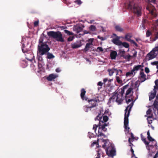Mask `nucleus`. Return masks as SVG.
<instances>
[{
	"label": "nucleus",
	"mask_w": 158,
	"mask_h": 158,
	"mask_svg": "<svg viewBox=\"0 0 158 158\" xmlns=\"http://www.w3.org/2000/svg\"><path fill=\"white\" fill-rule=\"evenodd\" d=\"M97 141H95L94 142H93L92 144H91V147H93L94 146L95 144H97Z\"/></svg>",
	"instance_id": "5fc2aeb1"
},
{
	"label": "nucleus",
	"mask_w": 158,
	"mask_h": 158,
	"mask_svg": "<svg viewBox=\"0 0 158 158\" xmlns=\"http://www.w3.org/2000/svg\"><path fill=\"white\" fill-rule=\"evenodd\" d=\"M120 38V37L117 36L116 38L112 40V42L117 45L121 46V41L119 40Z\"/></svg>",
	"instance_id": "f8f14e48"
},
{
	"label": "nucleus",
	"mask_w": 158,
	"mask_h": 158,
	"mask_svg": "<svg viewBox=\"0 0 158 158\" xmlns=\"http://www.w3.org/2000/svg\"><path fill=\"white\" fill-rule=\"evenodd\" d=\"M102 83L101 81H99L97 85L98 86H100V87H99L98 88V90H99L100 89H101L102 88Z\"/></svg>",
	"instance_id": "72a5a7b5"
},
{
	"label": "nucleus",
	"mask_w": 158,
	"mask_h": 158,
	"mask_svg": "<svg viewBox=\"0 0 158 158\" xmlns=\"http://www.w3.org/2000/svg\"><path fill=\"white\" fill-rule=\"evenodd\" d=\"M131 151L132 153L133 154V156H132L131 157L132 158L133 157V156H135V155L134 154V151L133 149H132V147H131Z\"/></svg>",
	"instance_id": "de8ad7c7"
},
{
	"label": "nucleus",
	"mask_w": 158,
	"mask_h": 158,
	"mask_svg": "<svg viewBox=\"0 0 158 158\" xmlns=\"http://www.w3.org/2000/svg\"><path fill=\"white\" fill-rule=\"evenodd\" d=\"M99 100L96 98L88 100V102L91 105L90 106V108H93L96 106L97 105V103L98 102Z\"/></svg>",
	"instance_id": "9b49d317"
},
{
	"label": "nucleus",
	"mask_w": 158,
	"mask_h": 158,
	"mask_svg": "<svg viewBox=\"0 0 158 158\" xmlns=\"http://www.w3.org/2000/svg\"><path fill=\"white\" fill-rule=\"evenodd\" d=\"M156 0H148L149 2H155Z\"/></svg>",
	"instance_id": "69168bd1"
},
{
	"label": "nucleus",
	"mask_w": 158,
	"mask_h": 158,
	"mask_svg": "<svg viewBox=\"0 0 158 158\" xmlns=\"http://www.w3.org/2000/svg\"><path fill=\"white\" fill-rule=\"evenodd\" d=\"M140 28L142 30H144L145 28V26L143 24L142 26H140Z\"/></svg>",
	"instance_id": "e2e57ef3"
},
{
	"label": "nucleus",
	"mask_w": 158,
	"mask_h": 158,
	"mask_svg": "<svg viewBox=\"0 0 158 158\" xmlns=\"http://www.w3.org/2000/svg\"><path fill=\"white\" fill-rule=\"evenodd\" d=\"M115 28L117 31L122 32L123 31V29L119 26L117 25L115 26Z\"/></svg>",
	"instance_id": "7c9ffc66"
},
{
	"label": "nucleus",
	"mask_w": 158,
	"mask_h": 158,
	"mask_svg": "<svg viewBox=\"0 0 158 158\" xmlns=\"http://www.w3.org/2000/svg\"><path fill=\"white\" fill-rule=\"evenodd\" d=\"M106 152L108 156L113 157L115 155V151L114 148L110 145L107 148Z\"/></svg>",
	"instance_id": "1a4fd4ad"
},
{
	"label": "nucleus",
	"mask_w": 158,
	"mask_h": 158,
	"mask_svg": "<svg viewBox=\"0 0 158 158\" xmlns=\"http://www.w3.org/2000/svg\"><path fill=\"white\" fill-rule=\"evenodd\" d=\"M145 71L147 73H148L149 72V69L148 67H146L145 69Z\"/></svg>",
	"instance_id": "3c124183"
},
{
	"label": "nucleus",
	"mask_w": 158,
	"mask_h": 158,
	"mask_svg": "<svg viewBox=\"0 0 158 158\" xmlns=\"http://www.w3.org/2000/svg\"><path fill=\"white\" fill-rule=\"evenodd\" d=\"M47 54V58L49 59H51L54 58L55 56L52 54L48 52Z\"/></svg>",
	"instance_id": "c85d7f7f"
},
{
	"label": "nucleus",
	"mask_w": 158,
	"mask_h": 158,
	"mask_svg": "<svg viewBox=\"0 0 158 158\" xmlns=\"http://www.w3.org/2000/svg\"><path fill=\"white\" fill-rule=\"evenodd\" d=\"M100 117L101 119H102V118L101 117ZM108 120V117L106 116H104L103 117L102 120V119H101L102 121H103V123H106L105 122H106Z\"/></svg>",
	"instance_id": "c756f323"
},
{
	"label": "nucleus",
	"mask_w": 158,
	"mask_h": 158,
	"mask_svg": "<svg viewBox=\"0 0 158 158\" xmlns=\"http://www.w3.org/2000/svg\"><path fill=\"white\" fill-rule=\"evenodd\" d=\"M98 125L95 124L94 125L93 127V129L94 130L95 132L96 131L97 128L98 127Z\"/></svg>",
	"instance_id": "a18cd8bd"
},
{
	"label": "nucleus",
	"mask_w": 158,
	"mask_h": 158,
	"mask_svg": "<svg viewBox=\"0 0 158 158\" xmlns=\"http://www.w3.org/2000/svg\"><path fill=\"white\" fill-rule=\"evenodd\" d=\"M132 37L131 34L129 33L126 35L125 37V39L127 41H130L131 40V38Z\"/></svg>",
	"instance_id": "5701e85b"
},
{
	"label": "nucleus",
	"mask_w": 158,
	"mask_h": 158,
	"mask_svg": "<svg viewBox=\"0 0 158 158\" xmlns=\"http://www.w3.org/2000/svg\"><path fill=\"white\" fill-rule=\"evenodd\" d=\"M151 64L152 65H156L158 64V61H155L151 63Z\"/></svg>",
	"instance_id": "a19ab883"
},
{
	"label": "nucleus",
	"mask_w": 158,
	"mask_h": 158,
	"mask_svg": "<svg viewBox=\"0 0 158 158\" xmlns=\"http://www.w3.org/2000/svg\"><path fill=\"white\" fill-rule=\"evenodd\" d=\"M47 35L49 37L53 38L57 41L61 42L64 41L62 35L60 31H50L47 32Z\"/></svg>",
	"instance_id": "39448f33"
},
{
	"label": "nucleus",
	"mask_w": 158,
	"mask_h": 158,
	"mask_svg": "<svg viewBox=\"0 0 158 158\" xmlns=\"http://www.w3.org/2000/svg\"><path fill=\"white\" fill-rule=\"evenodd\" d=\"M151 35V32L149 31H148L146 33V36L147 37H149Z\"/></svg>",
	"instance_id": "49530a36"
},
{
	"label": "nucleus",
	"mask_w": 158,
	"mask_h": 158,
	"mask_svg": "<svg viewBox=\"0 0 158 158\" xmlns=\"http://www.w3.org/2000/svg\"><path fill=\"white\" fill-rule=\"evenodd\" d=\"M152 112V110L149 109L146 112V114L147 115L150 114L151 112Z\"/></svg>",
	"instance_id": "09e8293b"
},
{
	"label": "nucleus",
	"mask_w": 158,
	"mask_h": 158,
	"mask_svg": "<svg viewBox=\"0 0 158 158\" xmlns=\"http://www.w3.org/2000/svg\"><path fill=\"white\" fill-rule=\"evenodd\" d=\"M95 120H99V129H101L104 131H106L107 130V129L105 128V127L107 126L108 123H104L103 121L101 120V118L99 115L95 119Z\"/></svg>",
	"instance_id": "0eeeda50"
},
{
	"label": "nucleus",
	"mask_w": 158,
	"mask_h": 158,
	"mask_svg": "<svg viewBox=\"0 0 158 158\" xmlns=\"http://www.w3.org/2000/svg\"><path fill=\"white\" fill-rule=\"evenodd\" d=\"M97 51L98 52H102L103 50L102 47H99L97 48Z\"/></svg>",
	"instance_id": "ea45409f"
},
{
	"label": "nucleus",
	"mask_w": 158,
	"mask_h": 158,
	"mask_svg": "<svg viewBox=\"0 0 158 158\" xmlns=\"http://www.w3.org/2000/svg\"><path fill=\"white\" fill-rule=\"evenodd\" d=\"M122 73V71L120 69L117 70V73L116 74L115 78L119 84L122 83V76L120 74Z\"/></svg>",
	"instance_id": "9d476101"
},
{
	"label": "nucleus",
	"mask_w": 158,
	"mask_h": 158,
	"mask_svg": "<svg viewBox=\"0 0 158 158\" xmlns=\"http://www.w3.org/2000/svg\"><path fill=\"white\" fill-rule=\"evenodd\" d=\"M141 137L142 140L145 144L146 146L148 145L149 144V143L147 142L146 140V139L142 134L141 135Z\"/></svg>",
	"instance_id": "393cba45"
},
{
	"label": "nucleus",
	"mask_w": 158,
	"mask_h": 158,
	"mask_svg": "<svg viewBox=\"0 0 158 158\" xmlns=\"http://www.w3.org/2000/svg\"><path fill=\"white\" fill-rule=\"evenodd\" d=\"M75 2L77 3L78 4H81V2L80 0H77L75 1Z\"/></svg>",
	"instance_id": "bf43d9fd"
},
{
	"label": "nucleus",
	"mask_w": 158,
	"mask_h": 158,
	"mask_svg": "<svg viewBox=\"0 0 158 158\" xmlns=\"http://www.w3.org/2000/svg\"><path fill=\"white\" fill-rule=\"evenodd\" d=\"M117 55V52L115 51L111 52L110 54V56L112 59H115Z\"/></svg>",
	"instance_id": "4be33fe9"
},
{
	"label": "nucleus",
	"mask_w": 158,
	"mask_h": 158,
	"mask_svg": "<svg viewBox=\"0 0 158 158\" xmlns=\"http://www.w3.org/2000/svg\"><path fill=\"white\" fill-rule=\"evenodd\" d=\"M89 29L92 31H94L96 30V28L94 25H91Z\"/></svg>",
	"instance_id": "4c0bfd02"
},
{
	"label": "nucleus",
	"mask_w": 158,
	"mask_h": 158,
	"mask_svg": "<svg viewBox=\"0 0 158 158\" xmlns=\"http://www.w3.org/2000/svg\"><path fill=\"white\" fill-rule=\"evenodd\" d=\"M119 54L122 56L124 57L125 53V52L123 50L119 49L118 50Z\"/></svg>",
	"instance_id": "cd10ccee"
},
{
	"label": "nucleus",
	"mask_w": 158,
	"mask_h": 158,
	"mask_svg": "<svg viewBox=\"0 0 158 158\" xmlns=\"http://www.w3.org/2000/svg\"><path fill=\"white\" fill-rule=\"evenodd\" d=\"M58 77V75L56 74H51L47 77V79L50 81H52Z\"/></svg>",
	"instance_id": "4468645a"
},
{
	"label": "nucleus",
	"mask_w": 158,
	"mask_h": 158,
	"mask_svg": "<svg viewBox=\"0 0 158 158\" xmlns=\"http://www.w3.org/2000/svg\"><path fill=\"white\" fill-rule=\"evenodd\" d=\"M38 67L40 70H41L43 69V66L42 64H41L40 63H39L38 64Z\"/></svg>",
	"instance_id": "58836bf2"
},
{
	"label": "nucleus",
	"mask_w": 158,
	"mask_h": 158,
	"mask_svg": "<svg viewBox=\"0 0 158 158\" xmlns=\"http://www.w3.org/2000/svg\"><path fill=\"white\" fill-rule=\"evenodd\" d=\"M108 80V79L107 78H105L103 79V82L104 83H105L106 81H107Z\"/></svg>",
	"instance_id": "0e129e2a"
},
{
	"label": "nucleus",
	"mask_w": 158,
	"mask_h": 158,
	"mask_svg": "<svg viewBox=\"0 0 158 158\" xmlns=\"http://www.w3.org/2000/svg\"><path fill=\"white\" fill-rule=\"evenodd\" d=\"M129 86L128 84L124 86L122 89L121 93H118L114 92L113 93L112 96L110 98L107 104L109 106H111L114 103L116 102L118 104H121L123 100V95L125 90Z\"/></svg>",
	"instance_id": "f03ea898"
},
{
	"label": "nucleus",
	"mask_w": 158,
	"mask_h": 158,
	"mask_svg": "<svg viewBox=\"0 0 158 158\" xmlns=\"http://www.w3.org/2000/svg\"><path fill=\"white\" fill-rule=\"evenodd\" d=\"M130 42L131 43L134 44L136 46H137V43H136L134 40H131Z\"/></svg>",
	"instance_id": "864d4df0"
},
{
	"label": "nucleus",
	"mask_w": 158,
	"mask_h": 158,
	"mask_svg": "<svg viewBox=\"0 0 158 158\" xmlns=\"http://www.w3.org/2000/svg\"><path fill=\"white\" fill-rule=\"evenodd\" d=\"M131 52L133 54L132 55H131L132 58L136 57L137 53V52L134 50H132Z\"/></svg>",
	"instance_id": "2f4dec72"
},
{
	"label": "nucleus",
	"mask_w": 158,
	"mask_h": 158,
	"mask_svg": "<svg viewBox=\"0 0 158 158\" xmlns=\"http://www.w3.org/2000/svg\"><path fill=\"white\" fill-rule=\"evenodd\" d=\"M98 38L102 40H104L106 39V38L100 36H98Z\"/></svg>",
	"instance_id": "603ef678"
},
{
	"label": "nucleus",
	"mask_w": 158,
	"mask_h": 158,
	"mask_svg": "<svg viewBox=\"0 0 158 158\" xmlns=\"http://www.w3.org/2000/svg\"><path fill=\"white\" fill-rule=\"evenodd\" d=\"M74 38V37H70L68 38V40L69 41H72L73 40Z\"/></svg>",
	"instance_id": "8fccbe9b"
},
{
	"label": "nucleus",
	"mask_w": 158,
	"mask_h": 158,
	"mask_svg": "<svg viewBox=\"0 0 158 158\" xmlns=\"http://www.w3.org/2000/svg\"><path fill=\"white\" fill-rule=\"evenodd\" d=\"M50 48L46 42H40L37 47V59L39 61L43 60L42 56L47 54Z\"/></svg>",
	"instance_id": "7ed1b4c3"
},
{
	"label": "nucleus",
	"mask_w": 158,
	"mask_h": 158,
	"mask_svg": "<svg viewBox=\"0 0 158 158\" xmlns=\"http://www.w3.org/2000/svg\"><path fill=\"white\" fill-rule=\"evenodd\" d=\"M117 70H117L115 69H108V71L109 72V75L110 76H112L115 71H116L117 73Z\"/></svg>",
	"instance_id": "412c9836"
},
{
	"label": "nucleus",
	"mask_w": 158,
	"mask_h": 158,
	"mask_svg": "<svg viewBox=\"0 0 158 158\" xmlns=\"http://www.w3.org/2000/svg\"><path fill=\"white\" fill-rule=\"evenodd\" d=\"M135 73V72H134V71H133V69H132L130 71L127 73H126V76L127 77H128L129 76H131V75H134Z\"/></svg>",
	"instance_id": "bb28decb"
},
{
	"label": "nucleus",
	"mask_w": 158,
	"mask_h": 158,
	"mask_svg": "<svg viewBox=\"0 0 158 158\" xmlns=\"http://www.w3.org/2000/svg\"><path fill=\"white\" fill-rule=\"evenodd\" d=\"M93 44L89 43H87L86 45L85 48H84V50L85 51H88L89 50V48H90L91 47V46Z\"/></svg>",
	"instance_id": "b1692460"
},
{
	"label": "nucleus",
	"mask_w": 158,
	"mask_h": 158,
	"mask_svg": "<svg viewBox=\"0 0 158 158\" xmlns=\"http://www.w3.org/2000/svg\"><path fill=\"white\" fill-rule=\"evenodd\" d=\"M143 67V66L142 65H137L135 66L133 69V71L134 72L138 71L140 69H141Z\"/></svg>",
	"instance_id": "aec40b11"
},
{
	"label": "nucleus",
	"mask_w": 158,
	"mask_h": 158,
	"mask_svg": "<svg viewBox=\"0 0 158 158\" xmlns=\"http://www.w3.org/2000/svg\"><path fill=\"white\" fill-rule=\"evenodd\" d=\"M140 76L141 82L144 81L146 80V76L143 72H140Z\"/></svg>",
	"instance_id": "a211bd4d"
},
{
	"label": "nucleus",
	"mask_w": 158,
	"mask_h": 158,
	"mask_svg": "<svg viewBox=\"0 0 158 158\" xmlns=\"http://www.w3.org/2000/svg\"><path fill=\"white\" fill-rule=\"evenodd\" d=\"M155 83V85L154 86L153 91L150 93V94L149 95V100L150 101L154 99L155 97L156 93V90L158 89V80H156Z\"/></svg>",
	"instance_id": "6e6552de"
},
{
	"label": "nucleus",
	"mask_w": 158,
	"mask_h": 158,
	"mask_svg": "<svg viewBox=\"0 0 158 158\" xmlns=\"http://www.w3.org/2000/svg\"><path fill=\"white\" fill-rule=\"evenodd\" d=\"M64 31L66 34L69 35H72L73 34V33L72 32H70L67 30H65Z\"/></svg>",
	"instance_id": "f704fd0d"
},
{
	"label": "nucleus",
	"mask_w": 158,
	"mask_h": 158,
	"mask_svg": "<svg viewBox=\"0 0 158 158\" xmlns=\"http://www.w3.org/2000/svg\"><path fill=\"white\" fill-rule=\"evenodd\" d=\"M133 88L131 87L128 88L126 91L125 94V99L127 103L128 104L130 102H131L125 110V113L124 118V127L125 129V132L127 133L129 132L130 129L128 127V117L134 103L135 101L133 99Z\"/></svg>",
	"instance_id": "f257e3e1"
},
{
	"label": "nucleus",
	"mask_w": 158,
	"mask_h": 158,
	"mask_svg": "<svg viewBox=\"0 0 158 158\" xmlns=\"http://www.w3.org/2000/svg\"><path fill=\"white\" fill-rule=\"evenodd\" d=\"M128 141H129V143L130 144L129 145L131 147H132V145H133V144L131 143V142L132 141H131V139L130 138H129Z\"/></svg>",
	"instance_id": "13d9d810"
},
{
	"label": "nucleus",
	"mask_w": 158,
	"mask_h": 158,
	"mask_svg": "<svg viewBox=\"0 0 158 158\" xmlns=\"http://www.w3.org/2000/svg\"><path fill=\"white\" fill-rule=\"evenodd\" d=\"M152 118V117L151 116H149L147 118V119L148 122V123L149 124H151L152 123V120L151 119H150V118Z\"/></svg>",
	"instance_id": "e433bc0d"
},
{
	"label": "nucleus",
	"mask_w": 158,
	"mask_h": 158,
	"mask_svg": "<svg viewBox=\"0 0 158 158\" xmlns=\"http://www.w3.org/2000/svg\"><path fill=\"white\" fill-rule=\"evenodd\" d=\"M94 40V39L93 38H91L89 39L88 40L89 43H91L93 44V42Z\"/></svg>",
	"instance_id": "37998d69"
},
{
	"label": "nucleus",
	"mask_w": 158,
	"mask_h": 158,
	"mask_svg": "<svg viewBox=\"0 0 158 158\" xmlns=\"http://www.w3.org/2000/svg\"><path fill=\"white\" fill-rule=\"evenodd\" d=\"M26 58L28 60L31 61L33 60H34V54L32 53H27L25 54Z\"/></svg>",
	"instance_id": "ddd939ff"
},
{
	"label": "nucleus",
	"mask_w": 158,
	"mask_h": 158,
	"mask_svg": "<svg viewBox=\"0 0 158 158\" xmlns=\"http://www.w3.org/2000/svg\"><path fill=\"white\" fill-rule=\"evenodd\" d=\"M56 71L57 73H59L61 71V69L59 68H57L56 69Z\"/></svg>",
	"instance_id": "6e6d98bb"
},
{
	"label": "nucleus",
	"mask_w": 158,
	"mask_h": 158,
	"mask_svg": "<svg viewBox=\"0 0 158 158\" xmlns=\"http://www.w3.org/2000/svg\"><path fill=\"white\" fill-rule=\"evenodd\" d=\"M84 110L86 112L88 111V109L90 108V106L87 107V106H85L84 107Z\"/></svg>",
	"instance_id": "79ce46f5"
},
{
	"label": "nucleus",
	"mask_w": 158,
	"mask_h": 158,
	"mask_svg": "<svg viewBox=\"0 0 158 158\" xmlns=\"http://www.w3.org/2000/svg\"><path fill=\"white\" fill-rule=\"evenodd\" d=\"M107 143V142H106V141H105V142H104V144H103L102 145V147L103 148H105V147L106 146V144Z\"/></svg>",
	"instance_id": "680f3d73"
},
{
	"label": "nucleus",
	"mask_w": 158,
	"mask_h": 158,
	"mask_svg": "<svg viewBox=\"0 0 158 158\" xmlns=\"http://www.w3.org/2000/svg\"><path fill=\"white\" fill-rule=\"evenodd\" d=\"M147 134L148 136H149L150 135V132H149V131H148L147 132Z\"/></svg>",
	"instance_id": "774afa93"
},
{
	"label": "nucleus",
	"mask_w": 158,
	"mask_h": 158,
	"mask_svg": "<svg viewBox=\"0 0 158 158\" xmlns=\"http://www.w3.org/2000/svg\"><path fill=\"white\" fill-rule=\"evenodd\" d=\"M123 57L125 59L128 60H129L132 57L131 55H130L129 54L124 56Z\"/></svg>",
	"instance_id": "473e14b6"
},
{
	"label": "nucleus",
	"mask_w": 158,
	"mask_h": 158,
	"mask_svg": "<svg viewBox=\"0 0 158 158\" xmlns=\"http://www.w3.org/2000/svg\"><path fill=\"white\" fill-rule=\"evenodd\" d=\"M38 24H39L38 21H35L34 23V25L35 26H37V25H38Z\"/></svg>",
	"instance_id": "052dcab7"
},
{
	"label": "nucleus",
	"mask_w": 158,
	"mask_h": 158,
	"mask_svg": "<svg viewBox=\"0 0 158 158\" xmlns=\"http://www.w3.org/2000/svg\"><path fill=\"white\" fill-rule=\"evenodd\" d=\"M73 30L76 33H78L82 31V28L78 25H76L73 27Z\"/></svg>",
	"instance_id": "dca6fc26"
},
{
	"label": "nucleus",
	"mask_w": 158,
	"mask_h": 158,
	"mask_svg": "<svg viewBox=\"0 0 158 158\" xmlns=\"http://www.w3.org/2000/svg\"><path fill=\"white\" fill-rule=\"evenodd\" d=\"M100 129H99L98 133V136H104V137H106V136L104 135L100 131Z\"/></svg>",
	"instance_id": "c9c22d12"
},
{
	"label": "nucleus",
	"mask_w": 158,
	"mask_h": 158,
	"mask_svg": "<svg viewBox=\"0 0 158 158\" xmlns=\"http://www.w3.org/2000/svg\"><path fill=\"white\" fill-rule=\"evenodd\" d=\"M158 38V32H157L156 35V36L154 39V41L156 40Z\"/></svg>",
	"instance_id": "4d7b16f0"
},
{
	"label": "nucleus",
	"mask_w": 158,
	"mask_h": 158,
	"mask_svg": "<svg viewBox=\"0 0 158 158\" xmlns=\"http://www.w3.org/2000/svg\"><path fill=\"white\" fill-rule=\"evenodd\" d=\"M131 141H133L135 139L134 135L132 133H131Z\"/></svg>",
	"instance_id": "c03bdc74"
},
{
	"label": "nucleus",
	"mask_w": 158,
	"mask_h": 158,
	"mask_svg": "<svg viewBox=\"0 0 158 158\" xmlns=\"http://www.w3.org/2000/svg\"><path fill=\"white\" fill-rule=\"evenodd\" d=\"M113 80V79H108V80L107 81H108V82H110L112 81Z\"/></svg>",
	"instance_id": "338daca9"
},
{
	"label": "nucleus",
	"mask_w": 158,
	"mask_h": 158,
	"mask_svg": "<svg viewBox=\"0 0 158 158\" xmlns=\"http://www.w3.org/2000/svg\"><path fill=\"white\" fill-rule=\"evenodd\" d=\"M158 55V46L156 47L148 53L146 57V60H152Z\"/></svg>",
	"instance_id": "423d86ee"
},
{
	"label": "nucleus",
	"mask_w": 158,
	"mask_h": 158,
	"mask_svg": "<svg viewBox=\"0 0 158 158\" xmlns=\"http://www.w3.org/2000/svg\"><path fill=\"white\" fill-rule=\"evenodd\" d=\"M86 91L84 89H82L81 90V97L83 100L87 101L88 98L85 97Z\"/></svg>",
	"instance_id": "2eb2a0df"
},
{
	"label": "nucleus",
	"mask_w": 158,
	"mask_h": 158,
	"mask_svg": "<svg viewBox=\"0 0 158 158\" xmlns=\"http://www.w3.org/2000/svg\"><path fill=\"white\" fill-rule=\"evenodd\" d=\"M148 139L149 141V144L146 146L147 149L149 151V156H152L153 154H154L155 152L153 150L158 149L157 143L156 141L153 139L150 135L147 136Z\"/></svg>",
	"instance_id": "20e7f679"
},
{
	"label": "nucleus",
	"mask_w": 158,
	"mask_h": 158,
	"mask_svg": "<svg viewBox=\"0 0 158 158\" xmlns=\"http://www.w3.org/2000/svg\"><path fill=\"white\" fill-rule=\"evenodd\" d=\"M82 46L81 42H77L71 44L72 47L73 48H78Z\"/></svg>",
	"instance_id": "f3484780"
},
{
	"label": "nucleus",
	"mask_w": 158,
	"mask_h": 158,
	"mask_svg": "<svg viewBox=\"0 0 158 158\" xmlns=\"http://www.w3.org/2000/svg\"><path fill=\"white\" fill-rule=\"evenodd\" d=\"M147 9L149 11V13L152 15L153 17H156L157 15L156 13L155 10L152 9V10H151L150 9H149L148 6L147 7Z\"/></svg>",
	"instance_id": "6ab92c4d"
},
{
	"label": "nucleus",
	"mask_w": 158,
	"mask_h": 158,
	"mask_svg": "<svg viewBox=\"0 0 158 158\" xmlns=\"http://www.w3.org/2000/svg\"><path fill=\"white\" fill-rule=\"evenodd\" d=\"M122 46L126 48H128L129 47V44L126 42H121V46Z\"/></svg>",
	"instance_id": "a878e982"
}]
</instances>
